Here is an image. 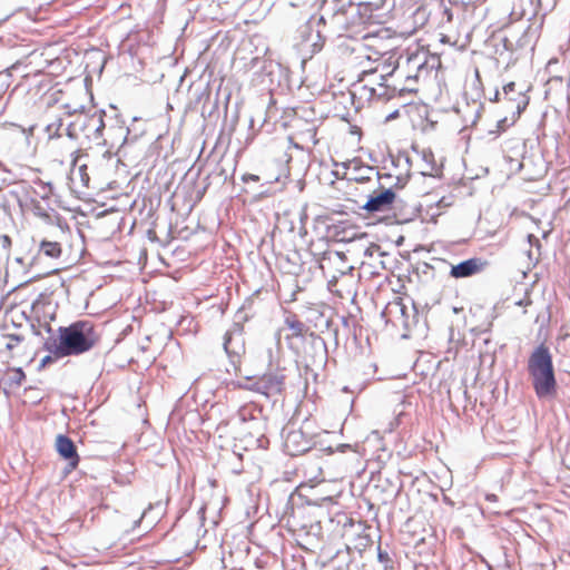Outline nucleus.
<instances>
[{"label":"nucleus","mask_w":570,"mask_h":570,"mask_svg":"<svg viewBox=\"0 0 570 570\" xmlns=\"http://www.w3.org/2000/svg\"><path fill=\"white\" fill-rule=\"evenodd\" d=\"M531 303H532V302H531V299H530V298H525V299H521V301H519L517 304H518L519 306H529V305H531Z\"/></svg>","instance_id":"41"},{"label":"nucleus","mask_w":570,"mask_h":570,"mask_svg":"<svg viewBox=\"0 0 570 570\" xmlns=\"http://www.w3.org/2000/svg\"><path fill=\"white\" fill-rule=\"evenodd\" d=\"M262 70L264 75L269 78L271 83H273L274 76L276 73H282V65L273 60H265Z\"/></svg>","instance_id":"27"},{"label":"nucleus","mask_w":570,"mask_h":570,"mask_svg":"<svg viewBox=\"0 0 570 570\" xmlns=\"http://www.w3.org/2000/svg\"><path fill=\"white\" fill-rule=\"evenodd\" d=\"M320 10L322 11L317 23L328 24L333 33L338 36L347 31H356V29L372 18L371 3L358 2L353 0H317Z\"/></svg>","instance_id":"1"},{"label":"nucleus","mask_w":570,"mask_h":570,"mask_svg":"<svg viewBox=\"0 0 570 570\" xmlns=\"http://www.w3.org/2000/svg\"><path fill=\"white\" fill-rule=\"evenodd\" d=\"M105 115L106 112L102 109L95 110L91 114L80 112L66 127V136L70 140L78 141L80 146L107 145L104 137V130L106 129Z\"/></svg>","instance_id":"4"},{"label":"nucleus","mask_w":570,"mask_h":570,"mask_svg":"<svg viewBox=\"0 0 570 570\" xmlns=\"http://www.w3.org/2000/svg\"><path fill=\"white\" fill-rule=\"evenodd\" d=\"M488 266V262L473 257L463 261L456 265H452L450 269V276L453 278H465L482 273Z\"/></svg>","instance_id":"14"},{"label":"nucleus","mask_w":570,"mask_h":570,"mask_svg":"<svg viewBox=\"0 0 570 570\" xmlns=\"http://www.w3.org/2000/svg\"><path fill=\"white\" fill-rule=\"evenodd\" d=\"M381 32L386 33V32H387V30H381L380 32L375 33L374 36H379ZM371 36H372L371 33H366L365 36H363V38H364V39H367V38H370Z\"/></svg>","instance_id":"42"},{"label":"nucleus","mask_w":570,"mask_h":570,"mask_svg":"<svg viewBox=\"0 0 570 570\" xmlns=\"http://www.w3.org/2000/svg\"><path fill=\"white\" fill-rule=\"evenodd\" d=\"M528 371L532 379L534 392L539 399L553 396L557 390L552 356L549 347L540 344L531 353Z\"/></svg>","instance_id":"3"},{"label":"nucleus","mask_w":570,"mask_h":570,"mask_svg":"<svg viewBox=\"0 0 570 570\" xmlns=\"http://www.w3.org/2000/svg\"><path fill=\"white\" fill-rule=\"evenodd\" d=\"M422 161L424 167L421 171L423 176L439 177L441 169L435 161L434 155L430 149L422 150Z\"/></svg>","instance_id":"19"},{"label":"nucleus","mask_w":570,"mask_h":570,"mask_svg":"<svg viewBox=\"0 0 570 570\" xmlns=\"http://www.w3.org/2000/svg\"><path fill=\"white\" fill-rule=\"evenodd\" d=\"M413 19L415 23L423 26L428 20L426 9L424 7H419L413 13Z\"/></svg>","instance_id":"32"},{"label":"nucleus","mask_w":570,"mask_h":570,"mask_svg":"<svg viewBox=\"0 0 570 570\" xmlns=\"http://www.w3.org/2000/svg\"><path fill=\"white\" fill-rule=\"evenodd\" d=\"M365 236L366 233L360 226L351 224L348 220L326 225V237L334 242L350 243Z\"/></svg>","instance_id":"11"},{"label":"nucleus","mask_w":570,"mask_h":570,"mask_svg":"<svg viewBox=\"0 0 570 570\" xmlns=\"http://www.w3.org/2000/svg\"><path fill=\"white\" fill-rule=\"evenodd\" d=\"M399 65H395L392 61V56H390L383 63H382V73L380 76L381 80H387L389 77H392L394 72L397 70Z\"/></svg>","instance_id":"29"},{"label":"nucleus","mask_w":570,"mask_h":570,"mask_svg":"<svg viewBox=\"0 0 570 570\" xmlns=\"http://www.w3.org/2000/svg\"><path fill=\"white\" fill-rule=\"evenodd\" d=\"M395 197L393 186H385V184L381 183L380 189L368 196L363 208L368 213L385 210L394 202Z\"/></svg>","instance_id":"12"},{"label":"nucleus","mask_w":570,"mask_h":570,"mask_svg":"<svg viewBox=\"0 0 570 570\" xmlns=\"http://www.w3.org/2000/svg\"><path fill=\"white\" fill-rule=\"evenodd\" d=\"M387 80H382L376 87L363 86V90L367 94L368 100L389 101L399 96L403 97L406 94H414L417 91L415 87H400L396 85H389Z\"/></svg>","instance_id":"10"},{"label":"nucleus","mask_w":570,"mask_h":570,"mask_svg":"<svg viewBox=\"0 0 570 570\" xmlns=\"http://www.w3.org/2000/svg\"><path fill=\"white\" fill-rule=\"evenodd\" d=\"M65 108L67 109V115L69 116H72V115H76L78 112V109L77 108H70L69 105H66Z\"/></svg>","instance_id":"40"},{"label":"nucleus","mask_w":570,"mask_h":570,"mask_svg":"<svg viewBox=\"0 0 570 570\" xmlns=\"http://www.w3.org/2000/svg\"><path fill=\"white\" fill-rule=\"evenodd\" d=\"M50 226L55 239L43 238L39 244V254L58 259L62 254L61 242L70 236L71 229L59 216H56V223H51Z\"/></svg>","instance_id":"5"},{"label":"nucleus","mask_w":570,"mask_h":570,"mask_svg":"<svg viewBox=\"0 0 570 570\" xmlns=\"http://www.w3.org/2000/svg\"><path fill=\"white\" fill-rule=\"evenodd\" d=\"M568 87H570V79L568 80Z\"/></svg>","instance_id":"56"},{"label":"nucleus","mask_w":570,"mask_h":570,"mask_svg":"<svg viewBox=\"0 0 570 570\" xmlns=\"http://www.w3.org/2000/svg\"><path fill=\"white\" fill-rule=\"evenodd\" d=\"M423 58H424V60H422V57L420 55H414V56H410V57L406 58V63L410 67L415 68L416 69V73L415 75H410V73L406 75L405 76L406 85H404L403 87H413L412 82H415L417 80L419 73L424 68L425 56H423Z\"/></svg>","instance_id":"22"},{"label":"nucleus","mask_w":570,"mask_h":570,"mask_svg":"<svg viewBox=\"0 0 570 570\" xmlns=\"http://www.w3.org/2000/svg\"><path fill=\"white\" fill-rule=\"evenodd\" d=\"M156 220L157 219L150 223V227L147 229V236L153 242H161L169 235L170 223H167L161 228H159V225Z\"/></svg>","instance_id":"23"},{"label":"nucleus","mask_w":570,"mask_h":570,"mask_svg":"<svg viewBox=\"0 0 570 570\" xmlns=\"http://www.w3.org/2000/svg\"><path fill=\"white\" fill-rule=\"evenodd\" d=\"M543 24V18H540L539 20L537 18L535 20L528 22L527 28L520 36L510 35L504 38V48L511 51L517 49H529L532 51L541 36Z\"/></svg>","instance_id":"7"},{"label":"nucleus","mask_w":570,"mask_h":570,"mask_svg":"<svg viewBox=\"0 0 570 570\" xmlns=\"http://www.w3.org/2000/svg\"><path fill=\"white\" fill-rule=\"evenodd\" d=\"M532 223H533V224H535V225H538L539 219H537V218L532 217Z\"/></svg>","instance_id":"48"},{"label":"nucleus","mask_w":570,"mask_h":570,"mask_svg":"<svg viewBox=\"0 0 570 570\" xmlns=\"http://www.w3.org/2000/svg\"><path fill=\"white\" fill-rule=\"evenodd\" d=\"M315 31L316 30L314 29L312 21L303 23L297 30L298 37L301 38V46L305 48V46L314 39Z\"/></svg>","instance_id":"25"},{"label":"nucleus","mask_w":570,"mask_h":570,"mask_svg":"<svg viewBox=\"0 0 570 570\" xmlns=\"http://www.w3.org/2000/svg\"><path fill=\"white\" fill-rule=\"evenodd\" d=\"M394 314H400V318L405 321L407 318V308L401 296L395 297L385 306L383 315L390 321Z\"/></svg>","instance_id":"20"},{"label":"nucleus","mask_w":570,"mask_h":570,"mask_svg":"<svg viewBox=\"0 0 570 570\" xmlns=\"http://www.w3.org/2000/svg\"><path fill=\"white\" fill-rule=\"evenodd\" d=\"M356 179L361 181V180H364V179H370V177L362 176L361 178H356Z\"/></svg>","instance_id":"50"},{"label":"nucleus","mask_w":570,"mask_h":570,"mask_svg":"<svg viewBox=\"0 0 570 570\" xmlns=\"http://www.w3.org/2000/svg\"><path fill=\"white\" fill-rule=\"evenodd\" d=\"M502 95L501 108L507 114H513V117H520L530 101L525 87L513 81L503 86Z\"/></svg>","instance_id":"6"},{"label":"nucleus","mask_w":570,"mask_h":570,"mask_svg":"<svg viewBox=\"0 0 570 570\" xmlns=\"http://www.w3.org/2000/svg\"><path fill=\"white\" fill-rule=\"evenodd\" d=\"M362 168H365L367 171H374L375 168L374 167H371V166H360L357 169H362Z\"/></svg>","instance_id":"43"},{"label":"nucleus","mask_w":570,"mask_h":570,"mask_svg":"<svg viewBox=\"0 0 570 570\" xmlns=\"http://www.w3.org/2000/svg\"><path fill=\"white\" fill-rule=\"evenodd\" d=\"M234 332H226L224 336V350L229 356H238L240 355V353L244 352V342L242 333H237V338L239 341L237 344H234Z\"/></svg>","instance_id":"18"},{"label":"nucleus","mask_w":570,"mask_h":570,"mask_svg":"<svg viewBox=\"0 0 570 570\" xmlns=\"http://www.w3.org/2000/svg\"><path fill=\"white\" fill-rule=\"evenodd\" d=\"M397 114H399V111H397V110H395V111H393L391 115H389L386 119H387V120L393 119V118H395V117L397 116Z\"/></svg>","instance_id":"44"},{"label":"nucleus","mask_w":570,"mask_h":570,"mask_svg":"<svg viewBox=\"0 0 570 570\" xmlns=\"http://www.w3.org/2000/svg\"><path fill=\"white\" fill-rule=\"evenodd\" d=\"M405 160H406L407 165L410 166L411 165V160H410L409 156L405 157Z\"/></svg>","instance_id":"49"},{"label":"nucleus","mask_w":570,"mask_h":570,"mask_svg":"<svg viewBox=\"0 0 570 570\" xmlns=\"http://www.w3.org/2000/svg\"><path fill=\"white\" fill-rule=\"evenodd\" d=\"M303 434L299 431H291L285 438V449L289 455H298L306 451L305 444L301 445Z\"/></svg>","instance_id":"16"},{"label":"nucleus","mask_w":570,"mask_h":570,"mask_svg":"<svg viewBox=\"0 0 570 570\" xmlns=\"http://www.w3.org/2000/svg\"><path fill=\"white\" fill-rule=\"evenodd\" d=\"M502 99H503V95L499 90H495L493 97L490 98L491 101L499 102L500 105L502 102Z\"/></svg>","instance_id":"38"},{"label":"nucleus","mask_w":570,"mask_h":570,"mask_svg":"<svg viewBox=\"0 0 570 570\" xmlns=\"http://www.w3.org/2000/svg\"><path fill=\"white\" fill-rule=\"evenodd\" d=\"M320 218H325L327 220L330 216H320Z\"/></svg>","instance_id":"55"},{"label":"nucleus","mask_w":570,"mask_h":570,"mask_svg":"<svg viewBox=\"0 0 570 570\" xmlns=\"http://www.w3.org/2000/svg\"><path fill=\"white\" fill-rule=\"evenodd\" d=\"M21 343V338L17 335H9L8 342L6 343V350L11 352L14 347H17Z\"/></svg>","instance_id":"33"},{"label":"nucleus","mask_w":570,"mask_h":570,"mask_svg":"<svg viewBox=\"0 0 570 570\" xmlns=\"http://www.w3.org/2000/svg\"><path fill=\"white\" fill-rule=\"evenodd\" d=\"M0 240H1V243H2V246H3L6 249H8V250H9V249L11 248V246H12V240H11V238H10L8 235H2V236L0 237Z\"/></svg>","instance_id":"37"},{"label":"nucleus","mask_w":570,"mask_h":570,"mask_svg":"<svg viewBox=\"0 0 570 570\" xmlns=\"http://www.w3.org/2000/svg\"><path fill=\"white\" fill-rule=\"evenodd\" d=\"M543 18L546 20V12L541 7V0H513L512 7L509 13L510 23H514L521 20L531 22L533 20Z\"/></svg>","instance_id":"9"},{"label":"nucleus","mask_w":570,"mask_h":570,"mask_svg":"<svg viewBox=\"0 0 570 570\" xmlns=\"http://www.w3.org/2000/svg\"><path fill=\"white\" fill-rule=\"evenodd\" d=\"M112 209H104L99 212L98 214L105 215V214H111Z\"/></svg>","instance_id":"45"},{"label":"nucleus","mask_w":570,"mask_h":570,"mask_svg":"<svg viewBox=\"0 0 570 570\" xmlns=\"http://www.w3.org/2000/svg\"><path fill=\"white\" fill-rule=\"evenodd\" d=\"M63 126L62 118H56L52 122L46 126V132L49 139H56L61 137V128Z\"/></svg>","instance_id":"28"},{"label":"nucleus","mask_w":570,"mask_h":570,"mask_svg":"<svg viewBox=\"0 0 570 570\" xmlns=\"http://www.w3.org/2000/svg\"><path fill=\"white\" fill-rule=\"evenodd\" d=\"M263 194H265V190L259 191L258 194H255V195H254V198H255L256 196H262Z\"/></svg>","instance_id":"47"},{"label":"nucleus","mask_w":570,"mask_h":570,"mask_svg":"<svg viewBox=\"0 0 570 570\" xmlns=\"http://www.w3.org/2000/svg\"><path fill=\"white\" fill-rule=\"evenodd\" d=\"M8 373L10 374L11 385L20 386L26 380V374L21 367L9 368Z\"/></svg>","instance_id":"30"},{"label":"nucleus","mask_w":570,"mask_h":570,"mask_svg":"<svg viewBox=\"0 0 570 570\" xmlns=\"http://www.w3.org/2000/svg\"><path fill=\"white\" fill-rule=\"evenodd\" d=\"M285 325L291 331V334L287 335L289 337H304L307 328L304 323L298 320L295 314H288L285 317Z\"/></svg>","instance_id":"21"},{"label":"nucleus","mask_w":570,"mask_h":570,"mask_svg":"<svg viewBox=\"0 0 570 570\" xmlns=\"http://www.w3.org/2000/svg\"><path fill=\"white\" fill-rule=\"evenodd\" d=\"M552 81H562V78H553Z\"/></svg>","instance_id":"51"},{"label":"nucleus","mask_w":570,"mask_h":570,"mask_svg":"<svg viewBox=\"0 0 570 570\" xmlns=\"http://www.w3.org/2000/svg\"><path fill=\"white\" fill-rule=\"evenodd\" d=\"M485 500L489 501V502H498L499 498L494 493H488L485 495Z\"/></svg>","instance_id":"39"},{"label":"nucleus","mask_w":570,"mask_h":570,"mask_svg":"<svg viewBox=\"0 0 570 570\" xmlns=\"http://www.w3.org/2000/svg\"><path fill=\"white\" fill-rule=\"evenodd\" d=\"M45 350L48 351L50 354L42 357L38 365V371L45 370L48 365L55 363L57 360L66 357V355H60L58 353V344L56 338H49L45 342L43 345Z\"/></svg>","instance_id":"17"},{"label":"nucleus","mask_w":570,"mask_h":570,"mask_svg":"<svg viewBox=\"0 0 570 570\" xmlns=\"http://www.w3.org/2000/svg\"><path fill=\"white\" fill-rule=\"evenodd\" d=\"M519 117H513V114L505 115L501 119L497 121V131L503 132L505 131L510 126H512Z\"/></svg>","instance_id":"31"},{"label":"nucleus","mask_w":570,"mask_h":570,"mask_svg":"<svg viewBox=\"0 0 570 570\" xmlns=\"http://www.w3.org/2000/svg\"><path fill=\"white\" fill-rule=\"evenodd\" d=\"M57 350L60 355L71 356L83 354L94 348L100 341L96 326L90 321H77L69 326L59 327Z\"/></svg>","instance_id":"2"},{"label":"nucleus","mask_w":570,"mask_h":570,"mask_svg":"<svg viewBox=\"0 0 570 570\" xmlns=\"http://www.w3.org/2000/svg\"><path fill=\"white\" fill-rule=\"evenodd\" d=\"M376 176L380 181H382L383 179L393 180V183H389L387 186H393L394 191H395V189L397 190V189L404 188L410 178V174H407L405 176L393 177L391 174L382 175L380 171H376Z\"/></svg>","instance_id":"24"},{"label":"nucleus","mask_w":570,"mask_h":570,"mask_svg":"<svg viewBox=\"0 0 570 570\" xmlns=\"http://www.w3.org/2000/svg\"><path fill=\"white\" fill-rule=\"evenodd\" d=\"M286 376L284 373L267 372L258 377L252 385V390L266 397L282 396L285 392Z\"/></svg>","instance_id":"8"},{"label":"nucleus","mask_w":570,"mask_h":570,"mask_svg":"<svg viewBox=\"0 0 570 570\" xmlns=\"http://www.w3.org/2000/svg\"><path fill=\"white\" fill-rule=\"evenodd\" d=\"M78 174H79V177H80V180H81L82 185L83 186H88L89 175L87 173V166L86 165L79 166Z\"/></svg>","instance_id":"34"},{"label":"nucleus","mask_w":570,"mask_h":570,"mask_svg":"<svg viewBox=\"0 0 570 570\" xmlns=\"http://www.w3.org/2000/svg\"><path fill=\"white\" fill-rule=\"evenodd\" d=\"M421 210H422V204L416 208L417 213H421Z\"/></svg>","instance_id":"52"},{"label":"nucleus","mask_w":570,"mask_h":570,"mask_svg":"<svg viewBox=\"0 0 570 570\" xmlns=\"http://www.w3.org/2000/svg\"><path fill=\"white\" fill-rule=\"evenodd\" d=\"M501 227L502 222L497 216H479L475 233L481 238H488L494 236Z\"/></svg>","instance_id":"15"},{"label":"nucleus","mask_w":570,"mask_h":570,"mask_svg":"<svg viewBox=\"0 0 570 570\" xmlns=\"http://www.w3.org/2000/svg\"><path fill=\"white\" fill-rule=\"evenodd\" d=\"M10 17H11V14L6 16V17H4V19H3L2 21L8 20Z\"/></svg>","instance_id":"53"},{"label":"nucleus","mask_w":570,"mask_h":570,"mask_svg":"<svg viewBox=\"0 0 570 570\" xmlns=\"http://www.w3.org/2000/svg\"><path fill=\"white\" fill-rule=\"evenodd\" d=\"M551 229H552V227H551V223H548V224H547V226H546V227H543V228H540V227L538 226V230H537V233H538L540 236H542L543 238H546V237L550 234Z\"/></svg>","instance_id":"36"},{"label":"nucleus","mask_w":570,"mask_h":570,"mask_svg":"<svg viewBox=\"0 0 570 570\" xmlns=\"http://www.w3.org/2000/svg\"><path fill=\"white\" fill-rule=\"evenodd\" d=\"M326 35L323 33L322 30L317 29L314 35V39L309 41L305 48H309L312 53L320 52L325 43Z\"/></svg>","instance_id":"26"},{"label":"nucleus","mask_w":570,"mask_h":570,"mask_svg":"<svg viewBox=\"0 0 570 570\" xmlns=\"http://www.w3.org/2000/svg\"><path fill=\"white\" fill-rule=\"evenodd\" d=\"M104 156H105V157H106V156H108V157L110 158V153H109V151H106V153L104 154Z\"/></svg>","instance_id":"54"},{"label":"nucleus","mask_w":570,"mask_h":570,"mask_svg":"<svg viewBox=\"0 0 570 570\" xmlns=\"http://www.w3.org/2000/svg\"><path fill=\"white\" fill-rule=\"evenodd\" d=\"M242 180L245 183V184H249V183H259L262 181V177L258 176V175H254V174H244L242 176Z\"/></svg>","instance_id":"35"},{"label":"nucleus","mask_w":570,"mask_h":570,"mask_svg":"<svg viewBox=\"0 0 570 570\" xmlns=\"http://www.w3.org/2000/svg\"><path fill=\"white\" fill-rule=\"evenodd\" d=\"M334 214H340V215H343V214H346L345 212L343 210H335Z\"/></svg>","instance_id":"46"},{"label":"nucleus","mask_w":570,"mask_h":570,"mask_svg":"<svg viewBox=\"0 0 570 570\" xmlns=\"http://www.w3.org/2000/svg\"><path fill=\"white\" fill-rule=\"evenodd\" d=\"M56 450L63 460L68 461L66 468L67 473H70L78 468L80 456L75 443L69 436L59 434L56 438Z\"/></svg>","instance_id":"13"}]
</instances>
